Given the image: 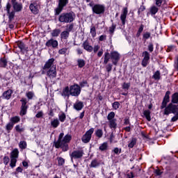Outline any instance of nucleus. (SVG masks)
<instances>
[{
	"mask_svg": "<svg viewBox=\"0 0 178 178\" xmlns=\"http://www.w3.org/2000/svg\"><path fill=\"white\" fill-rule=\"evenodd\" d=\"M113 66V65L111 63H108L107 65H106V70L108 72V73H111V72H112Z\"/></svg>",
	"mask_w": 178,
	"mask_h": 178,
	"instance_id": "54",
	"label": "nucleus"
},
{
	"mask_svg": "<svg viewBox=\"0 0 178 178\" xmlns=\"http://www.w3.org/2000/svg\"><path fill=\"white\" fill-rule=\"evenodd\" d=\"M84 108V103L83 102L76 101L74 104V109L76 111H81Z\"/></svg>",
	"mask_w": 178,
	"mask_h": 178,
	"instance_id": "18",
	"label": "nucleus"
},
{
	"mask_svg": "<svg viewBox=\"0 0 178 178\" xmlns=\"http://www.w3.org/2000/svg\"><path fill=\"white\" fill-rule=\"evenodd\" d=\"M79 67H84L86 66V61L83 59H78L77 60Z\"/></svg>",
	"mask_w": 178,
	"mask_h": 178,
	"instance_id": "42",
	"label": "nucleus"
},
{
	"mask_svg": "<svg viewBox=\"0 0 178 178\" xmlns=\"http://www.w3.org/2000/svg\"><path fill=\"white\" fill-rule=\"evenodd\" d=\"M127 13H129V10L127 9V7H125L122 9V13L120 15V20L123 26L126 24V19L127 18Z\"/></svg>",
	"mask_w": 178,
	"mask_h": 178,
	"instance_id": "13",
	"label": "nucleus"
},
{
	"mask_svg": "<svg viewBox=\"0 0 178 178\" xmlns=\"http://www.w3.org/2000/svg\"><path fill=\"white\" fill-rule=\"evenodd\" d=\"M67 3H69V0H58V6L55 9V15H59Z\"/></svg>",
	"mask_w": 178,
	"mask_h": 178,
	"instance_id": "7",
	"label": "nucleus"
},
{
	"mask_svg": "<svg viewBox=\"0 0 178 178\" xmlns=\"http://www.w3.org/2000/svg\"><path fill=\"white\" fill-rule=\"evenodd\" d=\"M149 64V60H147L145 58H143L142 60L141 65L143 67H147V66H148Z\"/></svg>",
	"mask_w": 178,
	"mask_h": 178,
	"instance_id": "47",
	"label": "nucleus"
},
{
	"mask_svg": "<svg viewBox=\"0 0 178 178\" xmlns=\"http://www.w3.org/2000/svg\"><path fill=\"white\" fill-rule=\"evenodd\" d=\"M107 119L108 121L115 120V112L111 111L107 115Z\"/></svg>",
	"mask_w": 178,
	"mask_h": 178,
	"instance_id": "44",
	"label": "nucleus"
},
{
	"mask_svg": "<svg viewBox=\"0 0 178 178\" xmlns=\"http://www.w3.org/2000/svg\"><path fill=\"white\" fill-rule=\"evenodd\" d=\"M83 48L87 51L88 52H92L93 47L92 46L90 45L88 41H85L82 44Z\"/></svg>",
	"mask_w": 178,
	"mask_h": 178,
	"instance_id": "19",
	"label": "nucleus"
},
{
	"mask_svg": "<svg viewBox=\"0 0 178 178\" xmlns=\"http://www.w3.org/2000/svg\"><path fill=\"white\" fill-rule=\"evenodd\" d=\"M147 49L149 52H154V44L152 43H149L147 46Z\"/></svg>",
	"mask_w": 178,
	"mask_h": 178,
	"instance_id": "59",
	"label": "nucleus"
},
{
	"mask_svg": "<svg viewBox=\"0 0 178 178\" xmlns=\"http://www.w3.org/2000/svg\"><path fill=\"white\" fill-rule=\"evenodd\" d=\"M90 166V168H97V166H99V162L97 159H95L92 161Z\"/></svg>",
	"mask_w": 178,
	"mask_h": 178,
	"instance_id": "39",
	"label": "nucleus"
},
{
	"mask_svg": "<svg viewBox=\"0 0 178 178\" xmlns=\"http://www.w3.org/2000/svg\"><path fill=\"white\" fill-rule=\"evenodd\" d=\"M55 62V58L49 59L44 64L43 67V70H48L49 69H52V67H56V65H54Z\"/></svg>",
	"mask_w": 178,
	"mask_h": 178,
	"instance_id": "10",
	"label": "nucleus"
},
{
	"mask_svg": "<svg viewBox=\"0 0 178 178\" xmlns=\"http://www.w3.org/2000/svg\"><path fill=\"white\" fill-rule=\"evenodd\" d=\"M60 34V29H54L51 32V35L53 37H58Z\"/></svg>",
	"mask_w": 178,
	"mask_h": 178,
	"instance_id": "45",
	"label": "nucleus"
},
{
	"mask_svg": "<svg viewBox=\"0 0 178 178\" xmlns=\"http://www.w3.org/2000/svg\"><path fill=\"white\" fill-rule=\"evenodd\" d=\"M169 178H177V175H175V173L173 172H170Z\"/></svg>",
	"mask_w": 178,
	"mask_h": 178,
	"instance_id": "64",
	"label": "nucleus"
},
{
	"mask_svg": "<svg viewBox=\"0 0 178 178\" xmlns=\"http://www.w3.org/2000/svg\"><path fill=\"white\" fill-rule=\"evenodd\" d=\"M142 56H143V59H147L148 60H149L150 59V54L147 51H145L142 53Z\"/></svg>",
	"mask_w": 178,
	"mask_h": 178,
	"instance_id": "37",
	"label": "nucleus"
},
{
	"mask_svg": "<svg viewBox=\"0 0 178 178\" xmlns=\"http://www.w3.org/2000/svg\"><path fill=\"white\" fill-rule=\"evenodd\" d=\"M110 58L112 60L113 65H118V62L120 60V54L118 51H111L110 54Z\"/></svg>",
	"mask_w": 178,
	"mask_h": 178,
	"instance_id": "9",
	"label": "nucleus"
},
{
	"mask_svg": "<svg viewBox=\"0 0 178 178\" xmlns=\"http://www.w3.org/2000/svg\"><path fill=\"white\" fill-rule=\"evenodd\" d=\"M69 35H70V33L67 31H64L60 33L61 40H67L69 38Z\"/></svg>",
	"mask_w": 178,
	"mask_h": 178,
	"instance_id": "22",
	"label": "nucleus"
},
{
	"mask_svg": "<svg viewBox=\"0 0 178 178\" xmlns=\"http://www.w3.org/2000/svg\"><path fill=\"white\" fill-rule=\"evenodd\" d=\"M13 94V90L8 89L4 91L1 96L3 99L8 100V99H10Z\"/></svg>",
	"mask_w": 178,
	"mask_h": 178,
	"instance_id": "14",
	"label": "nucleus"
},
{
	"mask_svg": "<svg viewBox=\"0 0 178 178\" xmlns=\"http://www.w3.org/2000/svg\"><path fill=\"white\" fill-rule=\"evenodd\" d=\"M152 79L156 80L157 81L161 80V72H159V70L156 71L152 76Z\"/></svg>",
	"mask_w": 178,
	"mask_h": 178,
	"instance_id": "30",
	"label": "nucleus"
},
{
	"mask_svg": "<svg viewBox=\"0 0 178 178\" xmlns=\"http://www.w3.org/2000/svg\"><path fill=\"white\" fill-rule=\"evenodd\" d=\"M95 134L98 138H102V136H104V131L102 129H97L95 132Z\"/></svg>",
	"mask_w": 178,
	"mask_h": 178,
	"instance_id": "46",
	"label": "nucleus"
},
{
	"mask_svg": "<svg viewBox=\"0 0 178 178\" xmlns=\"http://www.w3.org/2000/svg\"><path fill=\"white\" fill-rule=\"evenodd\" d=\"M81 92V88H80V86L78 84H74L69 86H66L63 89L61 95L62 97H64V98L69 99V97L70 95L72 97H79Z\"/></svg>",
	"mask_w": 178,
	"mask_h": 178,
	"instance_id": "2",
	"label": "nucleus"
},
{
	"mask_svg": "<svg viewBox=\"0 0 178 178\" xmlns=\"http://www.w3.org/2000/svg\"><path fill=\"white\" fill-rule=\"evenodd\" d=\"M136 144H137V139L136 138H132L131 140L129 142L128 147L133 148Z\"/></svg>",
	"mask_w": 178,
	"mask_h": 178,
	"instance_id": "28",
	"label": "nucleus"
},
{
	"mask_svg": "<svg viewBox=\"0 0 178 178\" xmlns=\"http://www.w3.org/2000/svg\"><path fill=\"white\" fill-rule=\"evenodd\" d=\"M10 122L13 124L19 123L20 122V117L15 116L10 118Z\"/></svg>",
	"mask_w": 178,
	"mask_h": 178,
	"instance_id": "32",
	"label": "nucleus"
},
{
	"mask_svg": "<svg viewBox=\"0 0 178 178\" xmlns=\"http://www.w3.org/2000/svg\"><path fill=\"white\" fill-rule=\"evenodd\" d=\"M47 74L49 77H50V79H54L56 77V67H54L49 69L47 71Z\"/></svg>",
	"mask_w": 178,
	"mask_h": 178,
	"instance_id": "16",
	"label": "nucleus"
},
{
	"mask_svg": "<svg viewBox=\"0 0 178 178\" xmlns=\"http://www.w3.org/2000/svg\"><path fill=\"white\" fill-rule=\"evenodd\" d=\"M112 106L113 108V109H115V111L119 109L120 106V103H119V102H115L114 103H113Z\"/></svg>",
	"mask_w": 178,
	"mask_h": 178,
	"instance_id": "51",
	"label": "nucleus"
},
{
	"mask_svg": "<svg viewBox=\"0 0 178 178\" xmlns=\"http://www.w3.org/2000/svg\"><path fill=\"white\" fill-rule=\"evenodd\" d=\"M58 45V40L50 39L46 42V47H52V48H56Z\"/></svg>",
	"mask_w": 178,
	"mask_h": 178,
	"instance_id": "17",
	"label": "nucleus"
},
{
	"mask_svg": "<svg viewBox=\"0 0 178 178\" xmlns=\"http://www.w3.org/2000/svg\"><path fill=\"white\" fill-rule=\"evenodd\" d=\"M29 9L33 15H37L38 13V4L36 2L31 3Z\"/></svg>",
	"mask_w": 178,
	"mask_h": 178,
	"instance_id": "15",
	"label": "nucleus"
},
{
	"mask_svg": "<svg viewBox=\"0 0 178 178\" xmlns=\"http://www.w3.org/2000/svg\"><path fill=\"white\" fill-rule=\"evenodd\" d=\"M13 5L15 12H21L23 9V6L19 3H13Z\"/></svg>",
	"mask_w": 178,
	"mask_h": 178,
	"instance_id": "20",
	"label": "nucleus"
},
{
	"mask_svg": "<svg viewBox=\"0 0 178 178\" xmlns=\"http://www.w3.org/2000/svg\"><path fill=\"white\" fill-rule=\"evenodd\" d=\"M66 52H67V48L66 47H64L63 49H60L59 51H58V54L60 55H65V54H66Z\"/></svg>",
	"mask_w": 178,
	"mask_h": 178,
	"instance_id": "55",
	"label": "nucleus"
},
{
	"mask_svg": "<svg viewBox=\"0 0 178 178\" xmlns=\"http://www.w3.org/2000/svg\"><path fill=\"white\" fill-rule=\"evenodd\" d=\"M92 12L95 15H104L105 13V6L103 4H95L92 8Z\"/></svg>",
	"mask_w": 178,
	"mask_h": 178,
	"instance_id": "5",
	"label": "nucleus"
},
{
	"mask_svg": "<svg viewBox=\"0 0 178 178\" xmlns=\"http://www.w3.org/2000/svg\"><path fill=\"white\" fill-rule=\"evenodd\" d=\"M10 168H12V169H13V168H15L16 166V163L17 162V159H15V158H10Z\"/></svg>",
	"mask_w": 178,
	"mask_h": 178,
	"instance_id": "40",
	"label": "nucleus"
},
{
	"mask_svg": "<svg viewBox=\"0 0 178 178\" xmlns=\"http://www.w3.org/2000/svg\"><path fill=\"white\" fill-rule=\"evenodd\" d=\"M15 19V11L8 13V22L10 23Z\"/></svg>",
	"mask_w": 178,
	"mask_h": 178,
	"instance_id": "43",
	"label": "nucleus"
},
{
	"mask_svg": "<svg viewBox=\"0 0 178 178\" xmlns=\"http://www.w3.org/2000/svg\"><path fill=\"white\" fill-rule=\"evenodd\" d=\"M159 10V9L158 8V7L153 6L150 8V13L152 15H156V13H158V11Z\"/></svg>",
	"mask_w": 178,
	"mask_h": 178,
	"instance_id": "35",
	"label": "nucleus"
},
{
	"mask_svg": "<svg viewBox=\"0 0 178 178\" xmlns=\"http://www.w3.org/2000/svg\"><path fill=\"white\" fill-rule=\"evenodd\" d=\"M57 161L58 162V166H63L65 165V160L62 157L57 158Z\"/></svg>",
	"mask_w": 178,
	"mask_h": 178,
	"instance_id": "49",
	"label": "nucleus"
},
{
	"mask_svg": "<svg viewBox=\"0 0 178 178\" xmlns=\"http://www.w3.org/2000/svg\"><path fill=\"white\" fill-rule=\"evenodd\" d=\"M116 29V24H112L111 26L109 28V32L111 34H113L115 33V30Z\"/></svg>",
	"mask_w": 178,
	"mask_h": 178,
	"instance_id": "53",
	"label": "nucleus"
},
{
	"mask_svg": "<svg viewBox=\"0 0 178 178\" xmlns=\"http://www.w3.org/2000/svg\"><path fill=\"white\" fill-rule=\"evenodd\" d=\"M83 154L84 152H83V150H75L72 152L70 156L72 159H80V158L83 157Z\"/></svg>",
	"mask_w": 178,
	"mask_h": 178,
	"instance_id": "12",
	"label": "nucleus"
},
{
	"mask_svg": "<svg viewBox=\"0 0 178 178\" xmlns=\"http://www.w3.org/2000/svg\"><path fill=\"white\" fill-rule=\"evenodd\" d=\"M90 34H91L92 37H93V38L97 35V31H96V29H95V26H92L90 29Z\"/></svg>",
	"mask_w": 178,
	"mask_h": 178,
	"instance_id": "52",
	"label": "nucleus"
},
{
	"mask_svg": "<svg viewBox=\"0 0 178 178\" xmlns=\"http://www.w3.org/2000/svg\"><path fill=\"white\" fill-rule=\"evenodd\" d=\"M8 66V60L3 57L0 59V67H6Z\"/></svg>",
	"mask_w": 178,
	"mask_h": 178,
	"instance_id": "25",
	"label": "nucleus"
},
{
	"mask_svg": "<svg viewBox=\"0 0 178 178\" xmlns=\"http://www.w3.org/2000/svg\"><path fill=\"white\" fill-rule=\"evenodd\" d=\"M26 97L28 98V99H33V98L35 97L34 92H26Z\"/></svg>",
	"mask_w": 178,
	"mask_h": 178,
	"instance_id": "41",
	"label": "nucleus"
},
{
	"mask_svg": "<svg viewBox=\"0 0 178 178\" xmlns=\"http://www.w3.org/2000/svg\"><path fill=\"white\" fill-rule=\"evenodd\" d=\"M113 152L115 153L116 155H119V154L122 153V149H119L118 147H115L113 150Z\"/></svg>",
	"mask_w": 178,
	"mask_h": 178,
	"instance_id": "56",
	"label": "nucleus"
},
{
	"mask_svg": "<svg viewBox=\"0 0 178 178\" xmlns=\"http://www.w3.org/2000/svg\"><path fill=\"white\" fill-rule=\"evenodd\" d=\"M16 131H17V133H22L23 131H24V128L22 127V126H20L19 124H17L15 127Z\"/></svg>",
	"mask_w": 178,
	"mask_h": 178,
	"instance_id": "48",
	"label": "nucleus"
},
{
	"mask_svg": "<svg viewBox=\"0 0 178 178\" xmlns=\"http://www.w3.org/2000/svg\"><path fill=\"white\" fill-rule=\"evenodd\" d=\"M143 115L148 122H151V111L149 110L145 111Z\"/></svg>",
	"mask_w": 178,
	"mask_h": 178,
	"instance_id": "29",
	"label": "nucleus"
},
{
	"mask_svg": "<svg viewBox=\"0 0 178 178\" xmlns=\"http://www.w3.org/2000/svg\"><path fill=\"white\" fill-rule=\"evenodd\" d=\"M58 118H59V120L60 122H65V120H66V115L65 113H61L58 115Z\"/></svg>",
	"mask_w": 178,
	"mask_h": 178,
	"instance_id": "50",
	"label": "nucleus"
},
{
	"mask_svg": "<svg viewBox=\"0 0 178 178\" xmlns=\"http://www.w3.org/2000/svg\"><path fill=\"white\" fill-rule=\"evenodd\" d=\"M73 29H74V24H67L66 25L65 31H68V33H70L71 31H73Z\"/></svg>",
	"mask_w": 178,
	"mask_h": 178,
	"instance_id": "38",
	"label": "nucleus"
},
{
	"mask_svg": "<svg viewBox=\"0 0 178 178\" xmlns=\"http://www.w3.org/2000/svg\"><path fill=\"white\" fill-rule=\"evenodd\" d=\"M172 104H178V92L172 94L171 97Z\"/></svg>",
	"mask_w": 178,
	"mask_h": 178,
	"instance_id": "26",
	"label": "nucleus"
},
{
	"mask_svg": "<svg viewBox=\"0 0 178 178\" xmlns=\"http://www.w3.org/2000/svg\"><path fill=\"white\" fill-rule=\"evenodd\" d=\"M151 37V33L146 32L143 34V39L144 40H148Z\"/></svg>",
	"mask_w": 178,
	"mask_h": 178,
	"instance_id": "60",
	"label": "nucleus"
},
{
	"mask_svg": "<svg viewBox=\"0 0 178 178\" xmlns=\"http://www.w3.org/2000/svg\"><path fill=\"white\" fill-rule=\"evenodd\" d=\"M129 88H130V83H124L122 84L123 90H129Z\"/></svg>",
	"mask_w": 178,
	"mask_h": 178,
	"instance_id": "57",
	"label": "nucleus"
},
{
	"mask_svg": "<svg viewBox=\"0 0 178 178\" xmlns=\"http://www.w3.org/2000/svg\"><path fill=\"white\" fill-rule=\"evenodd\" d=\"M10 158L17 159V158H19V149H14L10 154Z\"/></svg>",
	"mask_w": 178,
	"mask_h": 178,
	"instance_id": "24",
	"label": "nucleus"
},
{
	"mask_svg": "<svg viewBox=\"0 0 178 178\" xmlns=\"http://www.w3.org/2000/svg\"><path fill=\"white\" fill-rule=\"evenodd\" d=\"M170 113H177L176 115L171 119L172 122H177L178 120V106L170 103L164 110V115H169Z\"/></svg>",
	"mask_w": 178,
	"mask_h": 178,
	"instance_id": "4",
	"label": "nucleus"
},
{
	"mask_svg": "<svg viewBox=\"0 0 178 178\" xmlns=\"http://www.w3.org/2000/svg\"><path fill=\"white\" fill-rule=\"evenodd\" d=\"M110 59H111V54H109V53H108V52L105 53L104 64L106 65L108 63V62H109Z\"/></svg>",
	"mask_w": 178,
	"mask_h": 178,
	"instance_id": "36",
	"label": "nucleus"
},
{
	"mask_svg": "<svg viewBox=\"0 0 178 178\" xmlns=\"http://www.w3.org/2000/svg\"><path fill=\"white\" fill-rule=\"evenodd\" d=\"M3 161L4 165H6L9 163V161H10V159H9V156H6L3 157Z\"/></svg>",
	"mask_w": 178,
	"mask_h": 178,
	"instance_id": "58",
	"label": "nucleus"
},
{
	"mask_svg": "<svg viewBox=\"0 0 178 178\" xmlns=\"http://www.w3.org/2000/svg\"><path fill=\"white\" fill-rule=\"evenodd\" d=\"M99 45L98 44H96L94 46L93 49H92V51L95 54H97L98 52V51H99Z\"/></svg>",
	"mask_w": 178,
	"mask_h": 178,
	"instance_id": "61",
	"label": "nucleus"
},
{
	"mask_svg": "<svg viewBox=\"0 0 178 178\" xmlns=\"http://www.w3.org/2000/svg\"><path fill=\"white\" fill-rule=\"evenodd\" d=\"M15 126V124L11 122L10 121V122H8L6 126V129L7 130L8 133H10V130H12V129H13V127Z\"/></svg>",
	"mask_w": 178,
	"mask_h": 178,
	"instance_id": "33",
	"label": "nucleus"
},
{
	"mask_svg": "<svg viewBox=\"0 0 178 178\" xmlns=\"http://www.w3.org/2000/svg\"><path fill=\"white\" fill-rule=\"evenodd\" d=\"M59 124H60V122H59V120L58 119H54L51 121V126L54 127V129H56Z\"/></svg>",
	"mask_w": 178,
	"mask_h": 178,
	"instance_id": "27",
	"label": "nucleus"
},
{
	"mask_svg": "<svg viewBox=\"0 0 178 178\" xmlns=\"http://www.w3.org/2000/svg\"><path fill=\"white\" fill-rule=\"evenodd\" d=\"M169 101H170V91L168 90L165 92V95L163 97V99L161 106V109L165 108L166 105H168V102H169Z\"/></svg>",
	"mask_w": 178,
	"mask_h": 178,
	"instance_id": "11",
	"label": "nucleus"
},
{
	"mask_svg": "<svg viewBox=\"0 0 178 178\" xmlns=\"http://www.w3.org/2000/svg\"><path fill=\"white\" fill-rule=\"evenodd\" d=\"M72 141V135L67 134L65 136L63 132L58 136L57 141L54 143L55 148H61L63 152L69 151V143Z\"/></svg>",
	"mask_w": 178,
	"mask_h": 178,
	"instance_id": "1",
	"label": "nucleus"
},
{
	"mask_svg": "<svg viewBox=\"0 0 178 178\" xmlns=\"http://www.w3.org/2000/svg\"><path fill=\"white\" fill-rule=\"evenodd\" d=\"M22 104L21 111L19 113L20 116H24L27 113V109H29V105H27V99L22 98L20 99Z\"/></svg>",
	"mask_w": 178,
	"mask_h": 178,
	"instance_id": "6",
	"label": "nucleus"
},
{
	"mask_svg": "<svg viewBox=\"0 0 178 178\" xmlns=\"http://www.w3.org/2000/svg\"><path fill=\"white\" fill-rule=\"evenodd\" d=\"M93 133H94V128H91L88 131H87L81 138L82 142L85 143L86 144H87V143H90Z\"/></svg>",
	"mask_w": 178,
	"mask_h": 178,
	"instance_id": "8",
	"label": "nucleus"
},
{
	"mask_svg": "<svg viewBox=\"0 0 178 178\" xmlns=\"http://www.w3.org/2000/svg\"><path fill=\"white\" fill-rule=\"evenodd\" d=\"M42 116H44V113L42 111H39L36 115H35V118H37L38 119H40V118H42Z\"/></svg>",
	"mask_w": 178,
	"mask_h": 178,
	"instance_id": "62",
	"label": "nucleus"
},
{
	"mask_svg": "<svg viewBox=\"0 0 178 178\" xmlns=\"http://www.w3.org/2000/svg\"><path fill=\"white\" fill-rule=\"evenodd\" d=\"M155 2H156V6L159 8L161 6L162 2H163V0H155Z\"/></svg>",
	"mask_w": 178,
	"mask_h": 178,
	"instance_id": "63",
	"label": "nucleus"
},
{
	"mask_svg": "<svg viewBox=\"0 0 178 178\" xmlns=\"http://www.w3.org/2000/svg\"><path fill=\"white\" fill-rule=\"evenodd\" d=\"M76 19V14L73 12L63 13L58 17V22L63 24L73 23Z\"/></svg>",
	"mask_w": 178,
	"mask_h": 178,
	"instance_id": "3",
	"label": "nucleus"
},
{
	"mask_svg": "<svg viewBox=\"0 0 178 178\" xmlns=\"http://www.w3.org/2000/svg\"><path fill=\"white\" fill-rule=\"evenodd\" d=\"M108 143L106 142H104L103 143L102 145H100L99 147V149L100 151H106L108 150Z\"/></svg>",
	"mask_w": 178,
	"mask_h": 178,
	"instance_id": "31",
	"label": "nucleus"
},
{
	"mask_svg": "<svg viewBox=\"0 0 178 178\" xmlns=\"http://www.w3.org/2000/svg\"><path fill=\"white\" fill-rule=\"evenodd\" d=\"M108 122H109L110 129H113V130H115V129H116V127H118V123H116V119L111 120Z\"/></svg>",
	"mask_w": 178,
	"mask_h": 178,
	"instance_id": "23",
	"label": "nucleus"
},
{
	"mask_svg": "<svg viewBox=\"0 0 178 178\" xmlns=\"http://www.w3.org/2000/svg\"><path fill=\"white\" fill-rule=\"evenodd\" d=\"M19 147L21 149H26L27 148V143L24 140H21L19 142Z\"/></svg>",
	"mask_w": 178,
	"mask_h": 178,
	"instance_id": "34",
	"label": "nucleus"
},
{
	"mask_svg": "<svg viewBox=\"0 0 178 178\" xmlns=\"http://www.w3.org/2000/svg\"><path fill=\"white\" fill-rule=\"evenodd\" d=\"M18 48H19V49H21L22 52H26L29 51V47H26V44H24V43L22 42H19L18 43Z\"/></svg>",
	"mask_w": 178,
	"mask_h": 178,
	"instance_id": "21",
	"label": "nucleus"
}]
</instances>
